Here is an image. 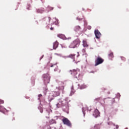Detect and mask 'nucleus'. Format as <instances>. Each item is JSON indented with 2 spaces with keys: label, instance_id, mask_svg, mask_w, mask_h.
I'll use <instances>...</instances> for the list:
<instances>
[{
  "label": "nucleus",
  "instance_id": "f257e3e1",
  "mask_svg": "<svg viewBox=\"0 0 129 129\" xmlns=\"http://www.w3.org/2000/svg\"><path fill=\"white\" fill-rule=\"evenodd\" d=\"M79 45H80V41L78 39H76L70 44L69 48L74 49L77 48Z\"/></svg>",
  "mask_w": 129,
  "mask_h": 129
},
{
  "label": "nucleus",
  "instance_id": "f03ea898",
  "mask_svg": "<svg viewBox=\"0 0 129 129\" xmlns=\"http://www.w3.org/2000/svg\"><path fill=\"white\" fill-rule=\"evenodd\" d=\"M104 61V59L101 58L100 56H98L96 59L95 60V66H98L100 64H102Z\"/></svg>",
  "mask_w": 129,
  "mask_h": 129
},
{
  "label": "nucleus",
  "instance_id": "7ed1b4c3",
  "mask_svg": "<svg viewBox=\"0 0 129 129\" xmlns=\"http://www.w3.org/2000/svg\"><path fill=\"white\" fill-rule=\"evenodd\" d=\"M79 69H77L70 70V72L71 75H73V76H74V77H75L76 78L78 79V77H77V74H78V72H79Z\"/></svg>",
  "mask_w": 129,
  "mask_h": 129
},
{
  "label": "nucleus",
  "instance_id": "20e7f679",
  "mask_svg": "<svg viewBox=\"0 0 129 129\" xmlns=\"http://www.w3.org/2000/svg\"><path fill=\"white\" fill-rule=\"evenodd\" d=\"M43 77L44 79V81L46 84H48V83H49L50 82V76L49 74H44L43 75Z\"/></svg>",
  "mask_w": 129,
  "mask_h": 129
},
{
  "label": "nucleus",
  "instance_id": "39448f33",
  "mask_svg": "<svg viewBox=\"0 0 129 129\" xmlns=\"http://www.w3.org/2000/svg\"><path fill=\"white\" fill-rule=\"evenodd\" d=\"M62 122H63V124H66V125H68V126L71 127L72 124H71V122H70V120L68 119L67 118H63L62 119Z\"/></svg>",
  "mask_w": 129,
  "mask_h": 129
},
{
  "label": "nucleus",
  "instance_id": "423d86ee",
  "mask_svg": "<svg viewBox=\"0 0 129 129\" xmlns=\"http://www.w3.org/2000/svg\"><path fill=\"white\" fill-rule=\"evenodd\" d=\"M95 37L96 39H100V37H101V33L98 30H95L94 31Z\"/></svg>",
  "mask_w": 129,
  "mask_h": 129
},
{
  "label": "nucleus",
  "instance_id": "0eeeda50",
  "mask_svg": "<svg viewBox=\"0 0 129 129\" xmlns=\"http://www.w3.org/2000/svg\"><path fill=\"white\" fill-rule=\"evenodd\" d=\"M100 114V113L99 112V111H98V109H96L93 113V115L95 116V117H98Z\"/></svg>",
  "mask_w": 129,
  "mask_h": 129
},
{
  "label": "nucleus",
  "instance_id": "6e6552de",
  "mask_svg": "<svg viewBox=\"0 0 129 129\" xmlns=\"http://www.w3.org/2000/svg\"><path fill=\"white\" fill-rule=\"evenodd\" d=\"M58 46H59V42H58V41H56L53 43V48L54 50H56V49L58 48Z\"/></svg>",
  "mask_w": 129,
  "mask_h": 129
},
{
  "label": "nucleus",
  "instance_id": "1a4fd4ad",
  "mask_svg": "<svg viewBox=\"0 0 129 129\" xmlns=\"http://www.w3.org/2000/svg\"><path fill=\"white\" fill-rule=\"evenodd\" d=\"M59 95H60V92H52V96L53 97H57V96H59Z\"/></svg>",
  "mask_w": 129,
  "mask_h": 129
},
{
  "label": "nucleus",
  "instance_id": "9d476101",
  "mask_svg": "<svg viewBox=\"0 0 129 129\" xmlns=\"http://www.w3.org/2000/svg\"><path fill=\"white\" fill-rule=\"evenodd\" d=\"M43 21H46V24H47V23H50V21H51V18L45 17L43 19Z\"/></svg>",
  "mask_w": 129,
  "mask_h": 129
},
{
  "label": "nucleus",
  "instance_id": "9b49d317",
  "mask_svg": "<svg viewBox=\"0 0 129 129\" xmlns=\"http://www.w3.org/2000/svg\"><path fill=\"white\" fill-rule=\"evenodd\" d=\"M6 110H7V109L5 108H4V106L0 105V112H3V113H5V112L6 111Z\"/></svg>",
  "mask_w": 129,
  "mask_h": 129
},
{
  "label": "nucleus",
  "instance_id": "f8f14e48",
  "mask_svg": "<svg viewBox=\"0 0 129 129\" xmlns=\"http://www.w3.org/2000/svg\"><path fill=\"white\" fill-rule=\"evenodd\" d=\"M37 12L38 14H43L44 13V8H41L37 10Z\"/></svg>",
  "mask_w": 129,
  "mask_h": 129
},
{
  "label": "nucleus",
  "instance_id": "ddd939ff",
  "mask_svg": "<svg viewBox=\"0 0 129 129\" xmlns=\"http://www.w3.org/2000/svg\"><path fill=\"white\" fill-rule=\"evenodd\" d=\"M57 89L58 90H62V93H64V86H59V87H56Z\"/></svg>",
  "mask_w": 129,
  "mask_h": 129
},
{
  "label": "nucleus",
  "instance_id": "4468645a",
  "mask_svg": "<svg viewBox=\"0 0 129 129\" xmlns=\"http://www.w3.org/2000/svg\"><path fill=\"white\" fill-rule=\"evenodd\" d=\"M69 58L73 59L74 61H75V54H71L68 56Z\"/></svg>",
  "mask_w": 129,
  "mask_h": 129
},
{
  "label": "nucleus",
  "instance_id": "2eb2a0df",
  "mask_svg": "<svg viewBox=\"0 0 129 129\" xmlns=\"http://www.w3.org/2000/svg\"><path fill=\"white\" fill-rule=\"evenodd\" d=\"M50 67H53L54 71H57V70H58V66H57V64H56L50 66Z\"/></svg>",
  "mask_w": 129,
  "mask_h": 129
},
{
  "label": "nucleus",
  "instance_id": "dca6fc26",
  "mask_svg": "<svg viewBox=\"0 0 129 129\" xmlns=\"http://www.w3.org/2000/svg\"><path fill=\"white\" fill-rule=\"evenodd\" d=\"M83 44L84 47H88V44H87V41H86V40H84L83 41Z\"/></svg>",
  "mask_w": 129,
  "mask_h": 129
},
{
  "label": "nucleus",
  "instance_id": "f3484780",
  "mask_svg": "<svg viewBox=\"0 0 129 129\" xmlns=\"http://www.w3.org/2000/svg\"><path fill=\"white\" fill-rule=\"evenodd\" d=\"M81 29V27L79 26H77L75 27V31L76 32H77L78 31H79V30Z\"/></svg>",
  "mask_w": 129,
  "mask_h": 129
},
{
  "label": "nucleus",
  "instance_id": "a211bd4d",
  "mask_svg": "<svg viewBox=\"0 0 129 129\" xmlns=\"http://www.w3.org/2000/svg\"><path fill=\"white\" fill-rule=\"evenodd\" d=\"M63 105H64V104H63V103H62V102H59V103H58L56 104V106L58 108L61 107V106H63Z\"/></svg>",
  "mask_w": 129,
  "mask_h": 129
},
{
  "label": "nucleus",
  "instance_id": "6ab92c4d",
  "mask_svg": "<svg viewBox=\"0 0 129 129\" xmlns=\"http://www.w3.org/2000/svg\"><path fill=\"white\" fill-rule=\"evenodd\" d=\"M109 58H113V52H110L109 54H108Z\"/></svg>",
  "mask_w": 129,
  "mask_h": 129
},
{
  "label": "nucleus",
  "instance_id": "aec40b11",
  "mask_svg": "<svg viewBox=\"0 0 129 129\" xmlns=\"http://www.w3.org/2000/svg\"><path fill=\"white\" fill-rule=\"evenodd\" d=\"M93 129H99V125H95L94 127L93 128Z\"/></svg>",
  "mask_w": 129,
  "mask_h": 129
},
{
  "label": "nucleus",
  "instance_id": "412c9836",
  "mask_svg": "<svg viewBox=\"0 0 129 129\" xmlns=\"http://www.w3.org/2000/svg\"><path fill=\"white\" fill-rule=\"evenodd\" d=\"M4 100L0 99V104H4Z\"/></svg>",
  "mask_w": 129,
  "mask_h": 129
},
{
  "label": "nucleus",
  "instance_id": "4be33fe9",
  "mask_svg": "<svg viewBox=\"0 0 129 129\" xmlns=\"http://www.w3.org/2000/svg\"><path fill=\"white\" fill-rule=\"evenodd\" d=\"M77 20H78V21H82V18H79V17H77Z\"/></svg>",
  "mask_w": 129,
  "mask_h": 129
},
{
  "label": "nucleus",
  "instance_id": "5701e85b",
  "mask_svg": "<svg viewBox=\"0 0 129 129\" xmlns=\"http://www.w3.org/2000/svg\"><path fill=\"white\" fill-rule=\"evenodd\" d=\"M121 60H122L123 61H125V58H124V57H121Z\"/></svg>",
  "mask_w": 129,
  "mask_h": 129
},
{
  "label": "nucleus",
  "instance_id": "b1692460",
  "mask_svg": "<svg viewBox=\"0 0 129 129\" xmlns=\"http://www.w3.org/2000/svg\"><path fill=\"white\" fill-rule=\"evenodd\" d=\"M57 37H58V38H61L62 37V34H58Z\"/></svg>",
  "mask_w": 129,
  "mask_h": 129
},
{
  "label": "nucleus",
  "instance_id": "393cba45",
  "mask_svg": "<svg viewBox=\"0 0 129 129\" xmlns=\"http://www.w3.org/2000/svg\"><path fill=\"white\" fill-rule=\"evenodd\" d=\"M49 10L50 11H53V10H54V8L53 7H50L49 8Z\"/></svg>",
  "mask_w": 129,
  "mask_h": 129
},
{
  "label": "nucleus",
  "instance_id": "a878e982",
  "mask_svg": "<svg viewBox=\"0 0 129 129\" xmlns=\"http://www.w3.org/2000/svg\"><path fill=\"white\" fill-rule=\"evenodd\" d=\"M54 55H56V56H61V54L59 53H54Z\"/></svg>",
  "mask_w": 129,
  "mask_h": 129
},
{
  "label": "nucleus",
  "instance_id": "bb28decb",
  "mask_svg": "<svg viewBox=\"0 0 129 129\" xmlns=\"http://www.w3.org/2000/svg\"><path fill=\"white\" fill-rule=\"evenodd\" d=\"M100 99H101V98H98L96 99V100L99 101V100H100Z\"/></svg>",
  "mask_w": 129,
  "mask_h": 129
},
{
  "label": "nucleus",
  "instance_id": "cd10ccee",
  "mask_svg": "<svg viewBox=\"0 0 129 129\" xmlns=\"http://www.w3.org/2000/svg\"><path fill=\"white\" fill-rule=\"evenodd\" d=\"M40 111L41 113H43V109L41 108L40 110Z\"/></svg>",
  "mask_w": 129,
  "mask_h": 129
},
{
  "label": "nucleus",
  "instance_id": "c85d7f7f",
  "mask_svg": "<svg viewBox=\"0 0 129 129\" xmlns=\"http://www.w3.org/2000/svg\"><path fill=\"white\" fill-rule=\"evenodd\" d=\"M50 30H51V31H53V30H54V28L51 27V28H50Z\"/></svg>",
  "mask_w": 129,
  "mask_h": 129
},
{
  "label": "nucleus",
  "instance_id": "c756f323",
  "mask_svg": "<svg viewBox=\"0 0 129 129\" xmlns=\"http://www.w3.org/2000/svg\"><path fill=\"white\" fill-rule=\"evenodd\" d=\"M88 28L89 29V30H90L91 29V26H88Z\"/></svg>",
  "mask_w": 129,
  "mask_h": 129
},
{
  "label": "nucleus",
  "instance_id": "7c9ffc66",
  "mask_svg": "<svg viewBox=\"0 0 129 129\" xmlns=\"http://www.w3.org/2000/svg\"><path fill=\"white\" fill-rule=\"evenodd\" d=\"M47 129H51V127L50 126H48Z\"/></svg>",
  "mask_w": 129,
  "mask_h": 129
},
{
  "label": "nucleus",
  "instance_id": "2f4dec72",
  "mask_svg": "<svg viewBox=\"0 0 129 129\" xmlns=\"http://www.w3.org/2000/svg\"><path fill=\"white\" fill-rule=\"evenodd\" d=\"M42 96V94H39V95H38V97L40 98V97H41Z\"/></svg>",
  "mask_w": 129,
  "mask_h": 129
},
{
  "label": "nucleus",
  "instance_id": "473e14b6",
  "mask_svg": "<svg viewBox=\"0 0 129 129\" xmlns=\"http://www.w3.org/2000/svg\"><path fill=\"white\" fill-rule=\"evenodd\" d=\"M116 128H118V125H116Z\"/></svg>",
  "mask_w": 129,
  "mask_h": 129
},
{
  "label": "nucleus",
  "instance_id": "72a5a7b5",
  "mask_svg": "<svg viewBox=\"0 0 129 129\" xmlns=\"http://www.w3.org/2000/svg\"><path fill=\"white\" fill-rule=\"evenodd\" d=\"M127 63L129 64V59L127 60Z\"/></svg>",
  "mask_w": 129,
  "mask_h": 129
},
{
  "label": "nucleus",
  "instance_id": "f704fd0d",
  "mask_svg": "<svg viewBox=\"0 0 129 129\" xmlns=\"http://www.w3.org/2000/svg\"><path fill=\"white\" fill-rule=\"evenodd\" d=\"M12 120H15V118H13Z\"/></svg>",
  "mask_w": 129,
  "mask_h": 129
},
{
  "label": "nucleus",
  "instance_id": "c9c22d12",
  "mask_svg": "<svg viewBox=\"0 0 129 129\" xmlns=\"http://www.w3.org/2000/svg\"><path fill=\"white\" fill-rule=\"evenodd\" d=\"M92 73H94V72H92Z\"/></svg>",
  "mask_w": 129,
  "mask_h": 129
},
{
  "label": "nucleus",
  "instance_id": "e433bc0d",
  "mask_svg": "<svg viewBox=\"0 0 129 129\" xmlns=\"http://www.w3.org/2000/svg\"><path fill=\"white\" fill-rule=\"evenodd\" d=\"M53 122H55V120H53Z\"/></svg>",
  "mask_w": 129,
  "mask_h": 129
},
{
  "label": "nucleus",
  "instance_id": "4c0bfd02",
  "mask_svg": "<svg viewBox=\"0 0 129 129\" xmlns=\"http://www.w3.org/2000/svg\"><path fill=\"white\" fill-rule=\"evenodd\" d=\"M69 39H71V38H69Z\"/></svg>",
  "mask_w": 129,
  "mask_h": 129
}]
</instances>
